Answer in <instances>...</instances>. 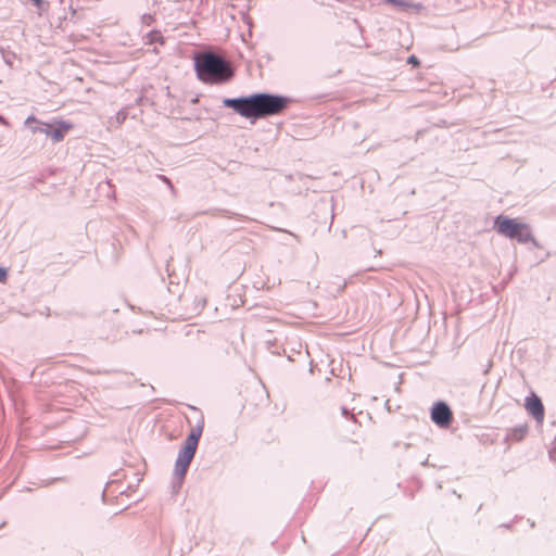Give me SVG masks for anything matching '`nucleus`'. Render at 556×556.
I'll list each match as a JSON object with an SVG mask.
<instances>
[{
	"instance_id": "0eeeda50",
	"label": "nucleus",
	"mask_w": 556,
	"mask_h": 556,
	"mask_svg": "<svg viewBox=\"0 0 556 556\" xmlns=\"http://www.w3.org/2000/svg\"><path fill=\"white\" fill-rule=\"evenodd\" d=\"M526 410L539 422L544 420L545 410L542 401L534 393L525 400Z\"/></svg>"
},
{
	"instance_id": "f8f14e48",
	"label": "nucleus",
	"mask_w": 556,
	"mask_h": 556,
	"mask_svg": "<svg viewBox=\"0 0 556 556\" xmlns=\"http://www.w3.org/2000/svg\"><path fill=\"white\" fill-rule=\"evenodd\" d=\"M408 61H409V63L418 65V61H417V59L415 56H410Z\"/></svg>"
},
{
	"instance_id": "1a4fd4ad",
	"label": "nucleus",
	"mask_w": 556,
	"mask_h": 556,
	"mask_svg": "<svg viewBox=\"0 0 556 556\" xmlns=\"http://www.w3.org/2000/svg\"><path fill=\"white\" fill-rule=\"evenodd\" d=\"M387 3H390L392 5H397L402 8H407L408 3L404 0H384Z\"/></svg>"
},
{
	"instance_id": "f03ea898",
	"label": "nucleus",
	"mask_w": 556,
	"mask_h": 556,
	"mask_svg": "<svg viewBox=\"0 0 556 556\" xmlns=\"http://www.w3.org/2000/svg\"><path fill=\"white\" fill-rule=\"evenodd\" d=\"M195 70L203 83L227 81L233 75L230 65L226 61L210 52L195 59Z\"/></svg>"
},
{
	"instance_id": "39448f33",
	"label": "nucleus",
	"mask_w": 556,
	"mask_h": 556,
	"mask_svg": "<svg viewBox=\"0 0 556 556\" xmlns=\"http://www.w3.org/2000/svg\"><path fill=\"white\" fill-rule=\"evenodd\" d=\"M73 128L72 124L60 121L54 124L40 123L38 127H31L33 132H42L50 136L54 142L62 141L64 136Z\"/></svg>"
},
{
	"instance_id": "6e6552de",
	"label": "nucleus",
	"mask_w": 556,
	"mask_h": 556,
	"mask_svg": "<svg viewBox=\"0 0 556 556\" xmlns=\"http://www.w3.org/2000/svg\"><path fill=\"white\" fill-rule=\"evenodd\" d=\"M526 432L527 428L515 429L511 432V437H514L516 440H521L525 437Z\"/></svg>"
},
{
	"instance_id": "ddd939ff",
	"label": "nucleus",
	"mask_w": 556,
	"mask_h": 556,
	"mask_svg": "<svg viewBox=\"0 0 556 556\" xmlns=\"http://www.w3.org/2000/svg\"><path fill=\"white\" fill-rule=\"evenodd\" d=\"M551 458L556 463V450L551 452Z\"/></svg>"
},
{
	"instance_id": "f257e3e1",
	"label": "nucleus",
	"mask_w": 556,
	"mask_h": 556,
	"mask_svg": "<svg viewBox=\"0 0 556 556\" xmlns=\"http://www.w3.org/2000/svg\"><path fill=\"white\" fill-rule=\"evenodd\" d=\"M223 103L244 118L258 119L280 114L287 108L289 101L282 96L255 93L236 99L227 98L224 99Z\"/></svg>"
},
{
	"instance_id": "9d476101",
	"label": "nucleus",
	"mask_w": 556,
	"mask_h": 556,
	"mask_svg": "<svg viewBox=\"0 0 556 556\" xmlns=\"http://www.w3.org/2000/svg\"><path fill=\"white\" fill-rule=\"evenodd\" d=\"M8 277V271L5 268L0 267V282H5Z\"/></svg>"
},
{
	"instance_id": "9b49d317",
	"label": "nucleus",
	"mask_w": 556,
	"mask_h": 556,
	"mask_svg": "<svg viewBox=\"0 0 556 556\" xmlns=\"http://www.w3.org/2000/svg\"><path fill=\"white\" fill-rule=\"evenodd\" d=\"M31 123H37V119H36L35 117H33V116H30V117H28V118L26 119V124H27V125H29V124H31Z\"/></svg>"
},
{
	"instance_id": "20e7f679",
	"label": "nucleus",
	"mask_w": 556,
	"mask_h": 556,
	"mask_svg": "<svg viewBox=\"0 0 556 556\" xmlns=\"http://www.w3.org/2000/svg\"><path fill=\"white\" fill-rule=\"evenodd\" d=\"M494 227L500 235L519 242H527L531 239L529 226L517 219L500 215L495 218Z\"/></svg>"
},
{
	"instance_id": "423d86ee",
	"label": "nucleus",
	"mask_w": 556,
	"mask_h": 556,
	"mask_svg": "<svg viewBox=\"0 0 556 556\" xmlns=\"http://www.w3.org/2000/svg\"><path fill=\"white\" fill-rule=\"evenodd\" d=\"M431 420L441 428H447L453 421V413L444 402H438L431 408Z\"/></svg>"
},
{
	"instance_id": "7ed1b4c3",
	"label": "nucleus",
	"mask_w": 556,
	"mask_h": 556,
	"mask_svg": "<svg viewBox=\"0 0 556 556\" xmlns=\"http://www.w3.org/2000/svg\"><path fill=\"white\" fill-rule=\"evenodd\" d=\"M204 422L201 418L200 421L191 429L189 435L187 437L184 447L178 454L175 464V475L182 479L187 473L189 465L194 457L197 452V447L199 444V440L203 432Z\"/></svg>"
}]
</instances>
